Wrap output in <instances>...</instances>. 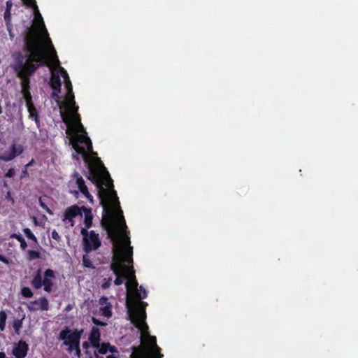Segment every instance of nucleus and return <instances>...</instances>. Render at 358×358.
I'll list each match as a JSON object with an SVG mask.
<instances>
[{
	"label": "nucleus",
	"instance_id": "nucleus-1",
	"mask_svg": "<svg viewBox=\"0 0 358 358\" xmlns=\"http://www.w3.org/2000/svg\"><path fill=\"white\" fill-rule=\"evenodd\" d=\"M89 179L98 189L105 214L101 224L113 244L110 269L116 275L114 284L119 286L127 278L128 271L133 268V248L130 245V238L127 234H121L119 229V225L123 229L127 228L123 212L114 189L113 181L106 167L103 166L99 171L90 170Z\"/></svg>",
	"mask_w": 358,
	"mask_h": 358
},
{
	"label": "nucleus",
	"instance_id": "nucleus-2",
	"mask_svg": "<svg viewBox=\"0 0 358 358\" xmlns=\"http://www.w3.org/2000/svg\"><path fill=\"white\" fill-rule=\"evenodd\" d=\"M46 37L48 51H45L42 46L38 33L35 30H29L25 43L29 55L24 62L22 55L20 52L17 53L13 66V69L17 75L28 72L29 67L31 66H37L38 65V69L43 66H50V60L56 65H59V60L52 41L48 36Z\"/></svg>",
	"mask_w": 358,
	"mask_h": 358
},
{
	"label": "nucleus",
	"instance_id": "nucleus-3",
	"mask_svg": "<svg viewBox=\"0 0 358 358\" xmlns=\"http://www.w3.org/2000/svg\"><path fill=\"white\" fill-rule=\"evenodd\" d=\"M60 115L62 121L68 126L66 134L68 135H74V136L70 140V143L72 145L76 153H73L72 155V157L76 160H78V155H82L83 156L85 157L87 152H90L92 151V144L90 138L87 136L86 131H80V128L78 127V131L82 134H76L74 129L70 127V117L69 115L63 111H61Z\"/></svg>",
	"mask_w": 358,
	"mask_h": 358
},
{
	"label": "nucleus",
	"instance_id": "nucleus-4",
	"mask_svg": "<svg viewBox=\"0 0 358 358\" xmlns=\"http://www.w3.org/2000/svg\"><path fill=\"white\" fill-rule=\"evenodd\" d=\"M136 291V299H134L133 301L137 302L132 309L129 308V316L131 323L136 328L143 332L148 333V326L145 323V308L148 304L146 302L141 301V299H145L147 297V292L142 286L140 287V292H138L137 290Z\"/></svg>",
	"mask_w": 358,
	"mask_h": 358
},
{
	"label": "nucleus",
	"instance_id": "nucleus-5",
	"mask_svg": "<svg viewBox=\"0 0 358 358\" xmlns=\"http://www.w3.org/2000/svg\"><path fill=\"white\" fill-rule=\"evenodd\" d=\"M84 332L83 329H70L69 327H65L62 329L59 334V339L64 341V345L68 346V350H71L73 346L76 344L80 343L81 336Z\"/></svg>",
	"mask_w": 358,
	"mask_h": 358
},
{
	"label": "nucleus",
	"instance_id": "nucleus-6",
	"mask_svg": "<svg viewBox=\"0 0 358 358\" xmlns=\"http://www.w3.org/2000/svg\"><path fill=\"white\" fill-rule=\"evenodd\" d=\"M80 234L83 236V249L85 252L88 253L101 246L99 234H96L94 231L89 232L87 229L82 228Z\"/></svg>",
	"mask_w": 358,
	"mask_h": 358
},
{
	"label": "nucleus",
	"instance_id": "nucleus-7",
	"mask_svg": "<svg viewBox=\"0 0 358 358\" xmlns=\"http://www.w3.org/2000/svg\"><path fill=\"white\" fill-rule=\"evenodd\" d=\"M66 102L67 106L69 108L71 113L72 114V120L74 123L78 126V127L80 128V131H85V129L81 124V119L79 114H78V106L76 105V101L74 99L73 92H67L66 94Z\"/></svg>",
	"mask_w": 358,
	"mask_h": 358
},
{
	"label": "nucleus",
	"instance_id": "nucleus-8",
	"mask_svg": "<svg viewBox=\"0 0 358 358\" xmlns=\"http://www.w3.org/2000/svg\"><path fill=\"white\" fill-rule=\"evenodd\" d=\"M38 69V66H31L29 67L28 72L24 73L22 75H17L18 78L22 80L21 92L24 91H29L30 90V77L35 73V71Z\"/></svg>",
	"mask_w": 358,
	"mask_h": 358
},
{
	"label": "nucleus",
	"instance_id": "nucleus-9",
	"mask_svg": "<svg viewBox=\"0 0 358 358\" xmlns=\"http://www.w3.org/2000/svg\"><path fill=\"white\" fill-rule=\"evenodd\" d=\"M83 212V206L79 207L77 205H73L65 210L63 215V220H69L71 222V226H73L74 221L73 219L78 215H82Z\"/></svg>",
	"mask_w": 358,
	"mask_h": 358
},
{
	"label": "nucleus",
	"instance_id": "nucleus-10",
	"mask_svg": "<svg viewBox=\"0 0 358 358\" xmlns=\"http://www.w3.org/2000/svg\"><path fill=\"white\" fill-rule=\"evenodd\" d=\"M72 177L76 179V184L77 185L80 192L90 201H92V196L88 191V188L85 185V182L83 177L79 174L78 172L74 171Z\"/></svg>",
	"mask_w": 358,
	"mask_h": 358
},
{
	"label": "nucleus",
	"instance_id": "nucleus-11",
	"mask_svg": "<svg viewBox=\"0 0 358 358\" xmlns=\"http://www.w3.org/2000/svg\"><path fill=\"white\" fill-rule=\"evenodd\" d=\"M29 351V345L26 341L20 340L17 343H15L12 354L15 358H24Z\"/></svg>",
	"mask_w": 358,
	"mask_h": 358
},
{
	"label": "nucleus",
	"instance_id": "nucleus-12",
	"mask_svg": "<svg viewBox=\"0 0 358 358\" xmlns=\"http://www.w3.org/2000/svg\"><path fill=\"white\" fill-rule=\"evenodd\" d=\"M13 7V2L11 0H8L6 2V10L3 14V18L6 22L7 30L9 31L11 36L12 23H11V9Z\"/></svg>",
	"mask_w": 358,
	"mask_h": 358
},
{
	"label": "nucleus",
	"instance_id": "nucleus-13",
	"mask_svg": "<svg viewBox=\"0 0 358 358\" xmlns=\"http://www.w3.org/2000/svg\"><path fill=\"white\" fill-rule=\"evenodd\" d=\"M88 339L94 348H98L101 340V333L98 327H92Z\"/></svg>",
	"mask_w": 358,
	"mask_h": 358
},
{
	"label": "nucleus",
	"instance_id": "nucleus-14",
	"mask_svg": "<svg viewBox=\"0 0 358 358\" xmlns=\"http://www.w3.org/2000/svg\"><path fill=\"white\" fill-rule=\"evenodd\" d=\"M127 280H128V282L126 283V288L127 291L137 290L138 282L136 279L134 271L133 268L128 271V277Z\"/></svg>",
	"mask_w": 358,
	"mask_h": 358
},
{
	"label": "nucleus",
	"instance_id": "nucleus-15",
	"mask_svg": "<svg viewBox=\"0 0 358 358\" xmlns=\"http://www.w3.org/2000/svg\"><path fill=\"white\" fill-rule=\"evenodd\" d=\"M24 3L26 4L27 6H32L34 8L35 11L37 12V15H36V17L39 19V20L41 23V25L43 27V29H44V32H45V35L48 36V31H47L45 24H44L43 17L38 10L36 0H24Z\"/></svg>",
	"mask_w": 358,
	"mask_h": 358
},
{
	"label": "nucleus",
	"instance_id": "nucleus-16",
	"mask_svg": "<svg viewBox=\"0 0 358 358\" xmlns=\"http://www.w3.org/2000/svg\"><path fill=\"white\" fill-rule=\"evenodd\" d=\"M83 210L85 213V220H84V224L85 226V229H89L92 225V220H93V215L92 214V210L90 208H88L85 206H83Z\"/></svg>",
	"mask_w": 358,
	"mask_h": 358
},
{
	"label": "nucleus",
	"instance_id": "nucleus-17",
	"mask_svg": "<svg viewBox=\"0 0 358 358\" xmlns=\"http://www.w3.org/2000/svg\"><path fill=\"white\" fill-rule=\"evenodd\" d=\"M50 85L52 90H61L62 81L58 73H52Z\"/></svg>",
	"mask_w": 358,
	"mask_h": 358
},
{
	"label": "nucleus",
	"instance_id": "nucleus-18",
	"mask_svg": "<svg viewBox=\"0 0 358 358\" xmlns=\"http://www.w3.org/2000/svg\"><path fill=\"white\" fill-rule=\"evenodd\" d=\"M43 282L41 270L39 268L31 281V285L35 289H38L43 286Z\"/></svg>",
	"mask_w": 358,
	"mask_h": 358
},
{
	"label": "nucleus",
	"instance_id": "nucleus-19",
	"mask_svg": "<svg viewBox=\"0 0 358 358\" xmlns=\"http://www.w3.org/2000/svg\"><path fill=\"white\" fill-rule=\"evenodd\" d=\"M96 348L98 349V353L101 355L106 354L108 351H110V352L116 351L115 348L114 346H111L109 343H99L98 348Z\"/></svg>",
	"mask_w": 358,
	"mask_h": 358
},
{
	"label": "nucleus",
	"instance_id": "nucleus-20",
	"mask_svg": "<svg viewBox=\"0 0 358 358\" xmlns=\"http://www.w3.org/2000/svg\"><path fill=\"white\" fill-rule=\"evenodd\" d=\"M26 106L27 108L29 118L34 119L36 124H38L40 122L39 117H38L37 110L35 108L34 105L32 104V105H29V106Z\"/></svg>",
	"mask_w": 358,
	"mask_h": 358
},
{
	"label": "nucleus",
	"instance_id": "nucleus-21",
	"mask_svg": "<svg viewBox=\"0 0 358 358\" xmlns=\"http://www.w3.org/2000/svg\"><path fill=\"white\" fill-rule=\"evenodd\" d=\"M10 151L16 157L24 152V148L20 144L13 143L10 148Z\"/></svg>",
	"mask_w": 358,
	"mask_h": 358
},
{
	"label": "nucleus",
	"instance_id": "nucleus-22",
	"mask_svg": "<svg viewBox=\"0 0 358 358\" xmlns=\"http://www.w3.org/2000/svg\"><path fill=\"white\" fill-rule=\"evenodd\" d=\"M10 237L11 238H15L20 243V248L22 250H24L27 248V243L21 234L13 233L10 236Z\"/></svg>",
	"mask_w": 358,
	"mask_h": 358
},
{
	"label": "nucleus",
	"instance_id": "nucleus-23",
	"mask_svg": "<svg viewBox=\"0 0 358 358\" xmlns=\"http://www.w3.org/2000/svg\"><path fill=\"white\" fill-rule=\"evenodd\" d=\"M38 301V309L48 310L49 309V302L45 297H41Z\"/></svg>",
	"mask_w": 358,
	"mask_h": 358
},
{
	"label": "nucleus",
	"instance_id": "nucleus-24",
	"mask_svg": "<svg viewBox=\"0 0 358 358\" xmlns=\"http://www.w3.org/2000/svg\"><path fill=\"white\" fill-rule=\"evenodd\" d=\"M41 253L38 251L29 250L27 251V259L29 261H32L34 259H40Z\"/></svg>",
	"mask_w": 358,
	"mask_h": 358
},
{
	"label": "nucleus",
	"instance_id": "nucleus-25",
	"mask_svg": "<svg viewBox=\"0 0 358 358\" xmlns=\"http://www.w3.org/2000/svg\"><path fill=\"white\" fill-rule=\"evenodd\" d=\"M22 320H23V318L20 319H20H14V320H13V327L14 329L15 332L17 334H20V331L22 327Z\"/></svg>",
	"mask_w": 358,
	"mask_h": 358
},
{
	"label": "nucleus",
	"instance_id": "nucleus-26",
	"mask_svg": "<svg viewBox=\"0 0 358 358\" xmlns=\"http://www.w3.org/2000/svg\"><path fill=\"white\" fill-rule=\"evenodd\" d=\"M22 92V94L23 95V98L25 101L26 106L34 104L30 90L29 91H24V92Z\"/></svg>",
	"mask_w": 358,
	"mask_h": 358
},
{
	"label": "nucleus",
	"instance_id": "nucleus-27",
	"mask_svg": "<svg viewBox=\"0 0 358 358\" xmlns=\"http://www.w3.org/2000/svg\"><path fill=\"white\" fill-rule=\"evenodd\" d=\"M7 319V314L4 310L0 311V329L3 331L6 327V322Z\"/></svg>",
	"mask_w": 358,
	"mask_h": 358
},
{
	"label": "nucleus",
	"instance_id": "nucleus-28",
	"mask_svg": "<svg viewBox=\"0 0 358 358\" xmlns=\"http://www.w3.org/2000/svg\"><path fill=\"white\" fill-rule=\"evenodd\" d=\"M15 158V155H13L10 151L6 152L3 154L0 155V160H2L3 162H10Z\"/></svg>",
	"mask_w": 358,
	"mask_h": 358
},
{
	"label": "nucleus",
	"instance_id": "nucleus-29",
	"mask_svg": "<svg viewBox=\"0 0 358 358\" xmlns=\"http://www.w3.org/2000/svg\"><path fill=\"white\" fill-rule=\"evenodd\" d=\"M134 351L136 352L137 353L132 355L131 358H145L144 351L141 345L138 346V348H134Z\"/></svg>",
	"mask_w": 358,
	"mask_h": 358
},
{
	"label": "nucleus",
	"instance_id": "nucleus-30",
	"mask_svg": "<svg viewBox=\"0 0 358 358\" xmlns=\"http://www.w3.org/2000/svg\"><path fill=\"white\" fill-rule=\"evenodd\" d=\"M23 232L24 235L30 240L34 241L35 243H37V238L36 236L33 234V232L31 231L29 228H24Z\"/></svg>",
	"mask_w": 358,
	"mask_h": 358
},
{
	"label": "nucleus",
	"instance_id": "nucleus-31",
	"mask_svg": "<svg viewBox=\"0 0 358 358\" xmlns=\"http://www.w3.org/2000/svg\"><path fill=\"white\" fill-rule=\"evenodd\" d=\"M43 285L44 286L43 289L47 292H50L52 290V282L50 279H43Z\"/></svg>",
	"mask_w": 358,
	"mask_h": 358
},
{
	"label": "nucleus",
	"instance_id": "nucleus-32",
	"mask_svg": "<svg viewBox=\"0 0 358 358\" xmlns=\"http://www.w3.org/2000/svg\"><path fill=\"white\" fill-rule=\"evenodd\" d=\"M83 265L85 268H94L92 261L88 258V257L87 255H83Z\"/></svg>",
	"mask_w": 358,
	"mask_h": 358
},
{
	"label": "nucleus",
	"instance_id": "nucleus-33",
	"mask_svg": "<svg viewBox=\"0 0 358 358\" xmlns=\"http://www.w3.org/2000/svg\"><path fill=\"white\" fill-rule=\"evenodd\" d=\"M22 295L25 298H31L33 296V292L28 287H24L21 289Z\"/></svg>",
	"mask_w": 358,
	"mask_h": 358
},
{
	"label": "nucleus",
	"instance_id": "nucleus-34",
	"mask_svg": "<svg viewBox=\"0 0 358 358\" xmlns=\"http://www.w3.org/2000/svg\"><path fill=\"white\" fill-rule=\"evenodd\" d=\"M151 350H152V353L153 356L155 358H162L163 357V355L161 354V352H160L161 349L159 347H158L157 345L156 346H153L151 348Z\"/></svg>",
	"mask_w": 358,
	"mask_h": 358
},
{
	"label": "nucleus",
	"instance_id": "nucleus-35",
	"mask_svg": "<svg viewBox=\"0 0 358 358\" xmlns=\"http://www.w3.org/2000/svg\"><path fill=\"white\" fill-rule=\"evenodd\" d=\"M103 311V315L106 317H110L112 315L111 312V305L108 303V305H106L104 307L101 308Z\"/></svg>",
	"mask_w": 358,
	"mask_h": 358
},
{
	"label": "nucleus",
	"instance_id": "nucleus-36",
	"mask_svg": "<svg viewBox=\"0 0 358 358\" xmlns=\"http://www.w3.org/2000/svg\"><path fill=\"white\" fill-rule=\"evenodd\" d=\"M28 309L30 311H36L38 310V301L35 300L34 301H31L29 304L27 306Z\"/></svg>",
	"mask_w": 358,
	"mask_h": 358
},
{
	"label": "nucleus",
	"instance_id": "nucleus-37",
	"mask_svg": "<svg viewBox=\"0 0 358 358\" xmlns=\"http://www.w3.org/2000/svg\"><path fill=\"white\" fill-rule=\"evenodd\" d=\"M147 343L149 345H150L151 348L153 346L157 345V338L154 336L148 335V341Z\"/></svg>",
	"mask_w": 358,
	"mask_h": 358
},
{
	"label": "nucleus",
	"instance_id": "nucleus-38",
	"mask_svg": "<svg viewBox=\"0 0 358 358\" xmlns=\"http://www.w3.org/2000/svg\"><path fill=\"white\" fill-rule=\"evenodd\" d=\"M55 278V273H54L53 270H52L50 268L46 269L45 271V273H44V279L52 280V278Z\"/></svg>",
	"mask_w": 358,
	"mask_h": 358
},
{
	"label": "nucleus",
	"instance_id": "nucleus-39",
	"mask_svg": "<svg viewBox=\"0 0 358 358\" xmlns=\"http://www.w3.org/2000/svg\"><path fill=\"white\" fill-rule=\"evenodd\" d=\"M69 352H72L73 351H75V355L77 357H80L81 355V350L80 348V343L76 344L75 346H73L71 350H68Z\"/></svg>",
	"mask_w": 358,
	"mask_h": 358
},
{
	"label": "nucleus",
	"instance_id": "nucleus-40",
	"mask_svg": "<svg viewBox=\"0 0 358 358\" xmlns=\"http://www.w3.org/2000/svg\"><path fill=\"white\" fill-rule=\"evenodd\" d=\"M111 281H112V278H104L103 279V282L101 285L102 289H106L109 288L110 287V285H111Z\"/></svg>",
	"mask_w": 358,
	"mask_h": 358
},
{
	"label": "nucleus",
	"instance_id": "nucleus-41",
	"mask_svg": "<svg viewBox=\"0 0 358 358\" xmlns=\"http://www.w3.org/2000/svg\"><path fill=\"white\" fill-rule=\"evenodd\" d=\"M59 71L62 75V76L63 77V78L64 79V81H66L68 80H70L69 78V76L68 75V73L67 71L62 66H59Z\"/></svg>",
	"mask_w": 358,
	"mask_h": 358
},
{
	"label": "nucleus",
	"instance_id": "nucleus-42",
	"mask_svg": "<svg viewBox=\"0 0 358 358\" xmlns=\"http://www.w3.org/2000/svg\"><path fill=\"white\" fill-rule=\"evenodd\" d=\"M92 322H93V324H94L96 326L103 327V326H106V322H102L100 320H99V319H97V318H96L94 317H92Z\"/></svg>",
	"mask_w": 358,
	"mask_h": 358
},
{
	"label": "nucleus",
	"instance_id": "nucleus-43",
	"mask_svg": "<svg viewBox=\"0 0 358 358\" xmlns=\"http://www.w3.org/2000/svg\"><path fill=\"white\" fill-rule=\"evenodd\" d=\"M65 82V87L66 88L67 92L71 93L73 92V87L70 80H68Z\"/></svg>",
	"mask_w": 358,
	"mask_h": 358
},
{
	"label": "nucleus",
	"instance_id": "nucleus-44",
	"mask_svg": "<svg viewBox=\"0 0 358 358\" xmlns=\"http://www.w3.org/2000/svg\"><path fill=\"white\" fill-rule=\"evenodd\" d=\"M15 171L13 168H10L8 170V171L6 172V173L5 174V176L6 178H12L15 176Z\"/></svg>",
	"mask_w": 358,
	"mask_h": 358
},
{
	"label": "nucleus",
	"instance_id": "nucleus-45",
	"mask_svg": "<svg viewBox=\"0 0 358 358\" xmlns=\"http://www.w3.org/2000/svg\"><path fill=\"white\" fill-rule=\"evenodd\" d=\"M51 236L54 240H55L57 241H59L61 238L59 234H58V232L56 230H53L52 231Z\"/></svg>",
	"mask_w": 358,
	"mask_h": 358
},
{
	"label": "nucleus",
	"instance_id": "nucleus-46",
	"mask_svg": "<svg viewBox=\"0 0 358 358\" xmlns=\"http://www.w3.org/2000/svg\"><path fill=\"white\" fill-rule=\"evenodd\" d=\"M61 92V90H53L51 94V96L52 98H57L59 99V94Z\"/></svg>",
	"mask_w": 358,
	"mask_h": 358
},
{
	"label": "nucleus",
	"instance_id": "nucleus-47",
	"mask_svg": "<svg viewBox=\"0 0 358 358\" xmlns=\"http://www.w3.org/2000/svg\"><path fill=\"white\" fill-rule=\"evenodd\" d=\"M99 303L101 305H103V304L108 305L109 303L108 299L106 296H102L99 299Z\"/></svg>",
	"mask_w": 358,
	"mask_h": 358
},
{
	"label": "nucleus",
	"instance_id": "nucleus-48",
	"mask_svg": "<svg viewBox=\"0 0 358 358\" xmlns=\"http://www.w3.org/2000/svg\"><path fill=\"white\" fill-rule=\"evenodd\" d=\"M39 201H40V205L41 206L45 209L47 212H48L49 213H51V211L49 209V208L41 201V199H39Z\"/></svg>",
	"mask_w": 358,
	"mask_h": 358
},
{
	"label": "nucleus",
	"instance_id": "nucleus-49",
	"mask_svg": "<svg viewBox=\"0 0 358 358\" xmlns=\"http://www.w3.org/2000/svg\"><path fill=\"white\" fill-rule=\"evenodd\" d=\"M0 262L8 264H9V259L6 258V257L3 256L2 255H0Z\"/></svg>",
	"mask_w": 358,
	"mask_h": 358
},
{
	"label": "nucleus",
	"instance_id": "nucleus-50",
	"mask_svg": "<svg viewBox=\"0 0 358 358\" xmlns=\"http://www.w3.org/2000/svg\"><path fill=\"white\" fill-rule=\"evenodd\" d=\"M90 345L87 341H85L83 343V348L87 349L89 348Z\"/></svg>",
	"mask_w": 358,
	"mask_h": 358
},
{
	"label": "nucleus",
	"instance_id": "nucleus-51",
	"mask_svg": "<svg viewBox=\"0 0 358 358\" xmlns=\"http://www.w3.org/2000/svg\"><path fill=\"white\" fill-rule=\"evenodd\" d=\"M106 358H118V357H115V356H114L113 355H110L107 356Z\"/></svg>",
	"mask_w": 358,
	"mask_h": 358
},
{
	"label": "nucleus",
	"instance_id": "nucleus-52",
	"mask_svg": "<svg viewBox=\"0 0 358 358\" xmlns=\"http://www.w3.org/2000/svg\"><path fill=\"white\" fill-rule=\"evenodd\" d=\"M33 162H34V160L32 159L29 163H28V164L26 165V166L27 167V166H29L30 165H31V164H32V163H33Z\"/></svg>",
	"mask_w": 358,
	"mask_h": 358
},
{
	"label": "nucleus",
	"instance_id": "nucleus-53",
	"mask_svg": "<svg viewBox=\"0 0 358 358\" xmlns=\"http://www.w3.org/2000/svg\"><path fill=\"white\" fill-rule=\"evenodd\" d=\"M94 355H95V357H96V358H102V357H99V356L96 354V352H94Z\"/></svg>",
	"mask_w": 358,
	"mask_h": 358
},
{
	"label": "nucleus",
	"instance_id": "nucleus-54",
	"mask_svg": "<svg viewBox=\"0 0 358 358\" xmlns=\"http://www.w3.org/2000/svg\"><path fill=\"white\" fill-rule=\"evenodd\" d=\"M74 194H78V191H74Z\"/></svg>",
	"mask_w": 358,
	"mask_h": 358
},
{
	"label": "nucleus",
	"instance_id": "nucleus-55",
	"mask_svg": "<svg viewBox=\"0 0 358 358\" xmlns=\"http://www.w3.org/2000/svg\"><path fill=\"white\" fill-rule=\"evenodd\" d=\"M90 358H92V357H90Z\"/></svg>",
	"mask_w": 358,
	"mask_h": 358
}]
</instances>
